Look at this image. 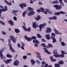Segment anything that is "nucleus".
Instances as JSON below:
<instances>
[{
  "label": "nucleus",
  "mask_w": 67,
  "mask_h": 67,
  "mask_svg": "<svg viewBox=\"0 0 67 67\" xmlns=\"http://www.w3.org/2000/svg\"><path fill=\"white\" fill-rule=\"evenodd\" d=\"M0 23H1V24H2V25H5V24L4 23H3V22L0 21Z\"/></svg>",
  "instance_id": "49"
},
{
  "label": "nucleus",
  "mask_w": 67,
  "mask_h": 67,
  "mask_svg": "<svg viewBox=\"0 0 67 67\" xmlns=\"http://www.w3.org/2000/svg\"><path fill=\"white\" fill-rule=\"evenodd\" d=\"M41 16H40L39 15H38L37 17V18H35V19L36 20H37V21H38V20H40V19H41Z\"/></svg>",
  "instance_id": "27"
},
{
  "label": "nucleus",
  "mask_w": 67,
  "mask_h": 67,
  "mask_svg": "<svg viewBox=\"0 0 67 67\" xmlns=\"http://www.w3.org/2000/svg\"><path fill=\"white\" fill-rule=\"evenodd\" d=\"M18 63L19 64H20L19 61H18V60H16L15 61L14 63V65H15V66H18Z\"/></svg>",
  "instance_id": "18"
},
{
  "label": "nucleus",
  "mask_w": 67,
  "mask_h": 67,
  "mask_svg": "<svg viewBox=\"0 0 67 67\" xmlns=\"http://www.w3.org/2000/svg\"><path fill=\"white\" fill-rule=\"evenodd\" d=\"M66 13L63 12V11H61L58 12H55L54 13V14L55 15H59V14H65Z\"/></svg>",
  "instance_id": "7"
},
{
  "label": "nucleus",
  "mask_w": 67,
  "mask_h": 67,
  "mask_svg": "<svg viewBox=\"0 0 67 67\" xmlns=\"http://www.w3.org/2000/svg\"><path fill=\"white\" fill-rule=\"evenodd\" d=\"M37 35L38 37V38H41L42 37V36L40 35L39 34H37Z\"/></svg>",
  "instance_id": "41"
},
{
  "label": "nucleus",
  "mask_w": 67,
  "mask_h": 67,
  "mask_svg": "<svg viewBox=\"0 0 67 67\" xmlns=\"http://www.w3.org/2000/svg\"><path fill=\"white\" fill-rule=\"evenodd\" d=\"M54 31L55 32V34H58V35H62L61 33L59 32L56 29H54Z\"/></svg>",
  "instance_id": "19"
},
{
  "label": "nucleus",
  "mask_w": 67,
  "mask_h": 67,
  "mask_svg": "<svg viewBox=\"0 0 67 67\" xmlns=\"http://www.w3.org/2000/svg\"><path fill=\"white\" fill-rule=\"evenodd\" d=\"M8 42L9 43L8 46L10 47V49L11 51L13 53H14L15 52V50L13 49L12 47V46H11V44H10L11 43V40L10 39H9Z\"/></svg>",
  "instance_id": "2"
},
{
  "label": "nucleus",
  "mask_w": 67,
  "mask_h": 67,
  "mask_svg": "<svg viewBox=\"0 0 67 67\" xmlns=\"http://www.w3.org/2000/svg\"><path fill=\"white\" fill-rule=\"evenodd\" d=\"M50 58L51 60V61L53 62H55L56 61V60L55 59H54L52 56H51L50 57Z\"/></svg>",
  "instance_id": "20"
},
{
  "label": "nucleus",
  "mask_w": 67,
  "mask_h": 67,
  "mask_svg": "<svg viewBox=\"0 0 67 67\" xmlns=\"http://www.w3.org/2000/svg\"><path fill=\"white\" fill-rule=\"evenodd\" d=\"M27 14V12L26 11H25L23 13V17H24L25 16V14Z\"/></svg>",
  "instance_id": "36"
},
{
  "label": "nucleus",
  "mask_w": 67,
  "mask_h": 67,
  "mask_svg": "<svg viewBox=\"0 0 67 67\" xmlns=\"http://www.w3.org/2000/svg\"><path fill=\"white\" fill-rule=\"evenodd\" d=\"M2 34H3V35H5V34H6V32L2 31Z\"/></svg>",
  "instance_id": "52"
},
{
  "label": "nucleus",
  "mask_w": 67,
  "mask_h": 67,
  "mask_svg": "<svg viewBox=\"0 0 67 67\" xmlns=\"http://www.w3.org/2000/svg\"><path fill=\"white\" fill-rule=\"evenodd\" d=\"M8 23H9V24H10L11 25H13V22L11 20H10L9 21H8Z\"/></svg>",
  "instance_id": "23"
},
{
  "label": "nucleus",
  "mask_w": 67,
  "mask_h": 67,
  "mask_svg": "<svg viewBox=\"0 0 67 67\" xmlns=\"http://www.w3.org/2000/svg\"><path fill=\"white\" fill-rule=\"evenodd\" d=\"M25 44L22 43V46H25Z\"/></svg>",
  "instance_id": "61"
},
{
  "label": "nucleus",
  "mask_w": 67,
  "mask_h": 67,
  "mask_svg": "<svg viewBox=\"0 0 67 67\" xmlns=\"http://www.w3.org/2000/svg\"><path fill=\"white\" fill-rule=\"evenodd\" d=\"M13 20L15 21H16V20H17V18H16V17L14 16L13 17Z\"/></svg>",
  "instance_id": "45"
},
{
  "label": "nucleus",
  "mask_w": 67,
  "mask_h": 67,
  "mask_svg": "<svg viewBox=\"0 0 67 67\" xmlns=\"http://www.w3.org/2000/svg\"><path fill=\"white\" fill-rule=\"evenodd\" d=\"M31 61L32 65H34V64L36 63V61L34 60L33 59L31 60Z\"/></svg>",
  "instance_id": "26"
},
{
  "label": "nucleus",
  "mask_w": 67,
  "mask_h": 67,
  "mask_svg": "<svg viewBox=\"0 0 67 67\" xmlns=\"http://www.w3.org/2000/svg\"><path fill=\"white\" fill-rule=\"evenodd\" d=\"M53 20H56L57 19V17L56 16H55L53 17Z\"/></svg>",
  "instance_id": "47"
},
{
  "label": "nucleus",
  "mask_w": 67,
  "mask_h": 67,
  "mask_svg": "<svg viewBox=\"0 0 67 67\" xmlns=\"http://www.w3.org/2000/svg\"><path fill=\"white\" fill-rule=\"evenodd\" d=\"M17 46L18 47H19V48H21V47L19 44H18Z\"/></svg>",
  "instance_id": "55"
},
{
  "label": "nucleus",
  "mask_w": 67,
  "mask_h": 67,
  "mask_svg": "<svg viewBox=\"0 0 67 67\" xmlns=\"http://www.w3.org/2000/svg\"><path fill=\"white\" fill-rule=\"evenodd\" d=\"M53 52H54L53 53V54H54V55H58V53L57 52H57V49H55L54 50H53Z\"/></svg>",
  "instance_id": "25"
},
{
  "label": "nucleus",
  "mask_w": 67,
  "mask_h": 67,
  "mask_svg": "<svg viewBox=\"0 0 67 67\" xmlns=\"http://www.w3.org/2000/svg\"><path fill=\"white\" fill-rule=\"evenodd\" d=\"M43 24H41L39 26V27L40 28V31H42V28H44V26H45L46 25V23H44Z\"/></svg>",
  "instance_id": "8"
},
{
  "label": "nucleus",
  "mask_w": 67,
  "mask_h": 67,
  "mask_svg": "<svg viewBox=\"0 0 67 67\" xmlns=\"http://www.w3.org/2000/svg\"><path fill=\"white\" fill-rule=\"evenodd\" d=\"M45 36L46 37V38H47V40H50V39H51L49 34H47Z\"/></svg>",
  "instance_id": "22"
},
{
  "label": "nucleus",
  "mask_w": 67,
  "mask_h": 67,
  "mask_svg": "<svg viewBox=\"0 0 67 67\" xmlns=\"http://www.w3.org/2000/svg\"><path fill=\"white\" fill-rule=\"evenodd\" d=\"M41 45L42 47H46V46H45V44L44 43L41 44Z\"/></svg>",
  "instance_id": "40"
},
{
  "label": "nucleus",
  "mask_w": 67,
  "mask_h": 67,
  "mask_svg": "<svg viewBox=\"0 0 67 67\" xmlns=\"http://www.w3.org/2000/svg\"><path fill=\"white\" fill-rule=\"evenodd\" d=\"M4 8L5 9H4L3 10H6V11H7V10H8V9H7V8H8L7 7V6H4Z\"/></svg>",
  "instance_id": "50"
},
{
  "label": "nucleus",
  "mask_w": 67,
  "mask_h": 67,
  "mask_svg": "<svg viewBox=\"0 0 67 67\" xmlns=\"http://www.w3.org/2000/svg\"><path fill=\"white\" fill-rule=\"evenodd\" d=\"M21 48L22 49H24V47L23 46H22L21 47Z\"/></svg>",
  "instance_id": "63"
},
{
  "label": "nucleus",
  "mask_w": 67,
  "mask_h": 67,
  "mask_svg": "<svg viewBox=\"0 0 67 67\" xmlns=\"http://www.w3.org/2000/svg\"><path fill=\"white\" fill-rule=\"evenodd\" d=\"M12 60V59H9L7 60L6 61L5 60H4L3 62H4V63H5L6 64H8L9 63H10L11 62V61Z\"/></svg>",
  "instance_id": "16"
},
{
  "label": "nucleus",
  "mask_w": 67,
  "mask_h": 67,
  "mask_svg": "<svg viewBox=\"0 0 67 67\" xmlns=\"http://www.w3.org/2000/svg\"><path fill=\"white\" fill-rule=\"evenodd\" d=\"M4 1L5 2H6V3H7V4L8 5H10V6L12 4H11V3H9L8 2V1H7L6 0H4Z\"/></svg>",
  "instance_id": "28"
},
{
  "label": "nucleus",
  "mask_w": 67,
  "mask_h": 67,
  "mask_svg": "<svg viewBox=\"0 0 67 67\" xmlns=\"http://www.w3.org/2000/svg\"><path fill=\"white\" fill-rule=\"evenodd\" d=\"M37 12L38 13L40 12H43V13H44V14H48L47 13L45 12V10H44V9L42 8H40V9L37 10Z\"/></svg>",
  "instance_id": "3"
},
{
  "label": "nucleus",
  "mask_w": 67,
  "mask_h": 67,
  "mask_svg": "<svg viewBox=\"0 0 67 67\" xmlns=\"http://www.w3.org/2000/svg\"><path fill=\"white\" fill-rule=\"evenodd\" d=\"M58 3V1H55L52 2V3Z\"/></svg>",
  "instance_id": "43"
},
{
  "label": "nucleus",
  "mask_w": 67,
  "mask_h": 67,
  "mask_svg": "<svg viewBox=\"0 0 67 67\" xmlns=\"http://www.w3.org/2000/svg\"><path fill=\"white\" fill-rule=\"evenodd\" d=\"M30 3L31 4H32V3H33V1L31 0L30 1Z\"/></svg>",
  "instance_id": "60"
},
{
  "label": "nucleus",
  "mask_w": 67,
  "mask_h": 67,
  "mask_svg": "<svg viewBox=\"0 0 67 67\" xmlns=\"http://www.w3.org/2000/svg\"><path fill=\"white\" fill-rule=\"evenodd\" d=\"M33 43H35L36 44H39L40 43V42L38 41L37 40H35L33 41Z\"/></svg>",
  "instance_id": "24"
},
{
  "label": "nucleus",
  "mask_w": 67,
  "mask_h": 67,
  "mask_svg": "<svg viewBox=\"0 0 67 67\" xmlns=\"http://www.w3.org/2000/svg\"><path fill=\"white\" fill-rule=\"evenodd\" d=\"M55 67H60V66L58 64H55Z\"/></svg>",
  "instance_id": "38"
},
{
  "label": "nucleus",
  "mask_w": 67,
  "mask_h": 67,
  "mask_svg": "<svg viewBox=\"0 0 67 67\" xmlns=\"http://www.w3.org/2000/svg\"><path fill=\"white\" fill-rule=\"evenodd\" d=\"M55 36V34L54 33H52V35L51 36V38H54Z\"/></svg>",
  "instance_id": "29"
},
{
  "label": "nucleus",
  "mask_w": 67,
  "mask_h": 67,
  "mask_svg": "<svg viewBox=\"0 0 67 67\" xmlns=\"http://www.w3.org/2000/svg\"><path fill=\"white\" fill-rule=\"evenodd\" d=\"M7 57H9V58H11L12 57V56L9 54H7L6 55Z\"/></svg>",
  "instance_id": "34"
},
{
  "label": "nucleus",
  "mask_w": 67,
  "mask_h": 67,
  "mask_svg": "<svg viewBox=\"0 0 67 67\" xmlns=\"http://www.w3.org/2000/svg\"><path fill=\"white\" fill-rule=\"evenodd\" d=\"M61 44L62 46H65V43L64 42H61Z\"/></svg>",
  "instance_id": "51"
},
{
  "label": "nucleus",
  "mask_w": 67,
  "mask_h": 67,
  "mask_svg": "<svg viewBox=\"0 0 67 67\" xmlns=\"http://www.w3.org/2000/svg\"><path fill=\"white\" fill-rule=\"evenodd\" d=\"M43 49H44V51H45V52L46 53H48V51L46 48H43Z\"/></svg>",
  "instance_id": "42"
},
{
  "label": "nucleus",
  "mask_w": 67,
  "mask_h": 67,
  "mask_svg": "<svg viewBox=\"0 0 67 67\" xmlns=\"http://www.w3.org/2000/svg\"><path fill=\"white\" fill-rule=\"evenodd\" d=\"M10 38L11 40L14 43H16V39L13 36H10Z\"/></svg>",
  "instance_id": "9"
},
{
  "label": "nucleus",
  "mask_w": 67,
  "mask_h": 67,
  "mask_svg": "<svg viewBox=\"0 0 67 67\" xmlns=\"http://www.w3.org/2000/svg\"><path fill=\"white\" fill-rule=\"evenodd\" d=\"M4 50L3 49H2L0 50V57H1V59H3V56L2 53L3 52Z\"/></svg>",
  "instance_id": "10"
},
{
  "label": "nucleus",
  "mask_w": 67,
  "mask_h": 67,
  "mask_svg": "<svg viewBox=\"0 0 67 67\" xmlns=\"http://www.w3.org/2000/svg\"><path fill=\"white\" fill-rule=\"evenodd\" d=\"M0 8H1L2 9H4V7H3V6H2L1 5H0Z\"/></svg>",
  "instance_id": "53"
},
{
  "label": "nucleus",
  "mask_w": 67,
  "mask_h": 67,
  "mask_svg": "<svg viewBox=\"0 0 67 67\" xmlns=\"http://www.w3.org/2000/svg\"><path fill=\"white\" fill-rule=\"evenodd\" d=\"M24 26H23V28L24 29V30L25 31H27V32H30L31 31V29L30 27H29L28 29H27L25 27V23H24Z\"/></svg>",
  "instance_id": "4"
},
{
  "label": "nucleus",
  "mask_w": 67,
  "mask_h": 67,
  "mask_svg": "<svg viewBox=\"0 0 67 67\" xmlns=\"http://www.w3.org/2000/svg\"><path fill=\"white\" fill-rule=\"evenodd\" d=\"M47 30L46 31V33H51L52 31V29L49 27H47Z\"/></svg>",
  "instance_id": "14"
},
{
  "label": "nucleus",
  "mask_w": 67,
  "mask_h": 67,
  "mask_svg": "<svg viewBox=\"0 0 67 67\" xmlns=\"http://www.w3.org/2000/svg\"><path fill=\"white\" fill-rule=\"evenodd\" d=\"M44 11L46 12H48L49 14H52V12L48 10L46 8L44 9Z\"/></svg>",
  "instance_id": "17"
},
{
  "label": "nucleus",
  "mask_w": 67,
  "mask_h": 67,
  "mask_svg": "<svg viewBox=\"0 0 67 67\" xmlns=\"http://www.w3.org/2000/svg\"><path fill=\"white\" fill-rule=\"evenodd\" d=\"M48 45L49 46V47H53V46H52V45L50 44H48Z\"/></svg>",
  "instance_id": "56"
},
{
  "label": "nucleus",
  "mask_w": 67,
  "mask_h": 67,
  "mask_svg": "<svg viewBox=\"0 0 67 67\" xmlns=\"http://www.w3.org/2000/svg\"><path fill=\"white\" fill-rule=\"evenodd\" d=\"M48 65L47 64H46L44 66V67H48ZM41 67H43V66L42 65L41 66Z\"/></svg>",
  "instance_id": "46"
},
{
  "label": "nucleus",
  "mask_w": 67,
  "mask_h": 67,
  "mask_svg": "<svg viewBox=\"0 0 67 67\" xmlns=\"http://www.w3.org/2000/svg\"><path fill=\"white\" fill-rule=\"evenodd\" d=\"M42 41L43 42H45V40L44 39H42Z\"/></svg>",
  "instance_id": "59"
},
{
  "label": "nucleus",
  "mask_w": 67,
  "mask_h": 67,
  "mask_svg": "<svg viewBox=\"0 0 67 67\" xmlns=\"http://www.w3.org/2000/svg\"><path fill=\"white\" fill-rule=\"evenodd\" d=\"M42 64L43 66H44L46 64V62L43 61L41 63Z\"/></svg>",
  "instance_id": "44"
},
{
  "label": "nucleus",
  "mask_w": 67,
  "mask_h": 67,
  "mask_svg": "<svg viewBox=\"0 0 67 67\" xmlns=\"http://www.w3.org/2000/svg\"><path fill=\"white\" fill-rule=\"evenodd\" d=\"M32 38L33 40H34V39H36V37L34 36L32 37Z\"/></svg>",
  "instance_id": "54"
},
{
  "label": "nucleus",
  "mask_w": 67,
  "mask_h": 67,
  "mask_svg": "<svg viewBox=\"0 0 67 67\" xmlns=\"http://www.w3.org/2000/svg\"><path fill=\"white\" fill-rule=\"evenodd\" d=\"M62 54L60 55L56 54V55H54V56L55 57H62L63 58V57H64V54H67V53H65V52L64 51H62L61 52Z\"/></svg>",
  "instance_id": "1"
},
{
  "label": "nucleus",
  "mask_w": 67,
  "mask_h": 67,
  "mask_svg": "<svg viewBox=\"0 0 67 67\" xmlns=\"http://www.w3.org/2000/svg\"><path fill=\"white\" fill-rule=\"evenodd\" d=\"M19 6L21 7V9H23L24 7H26L27 6V5H26L25 3H22L20 4Z\"/></svg>",
  "instance_id": "12"
},
{
  "label": "nucleus",
  "mask_w": 67,
  "mask_h": 67,
  "mask_svg": "<svg viewBox=\"0 0 67 67\" xmlns=\"http://www.w3.org/2000/svg\"><path fill=\"white\" fill-rule=\"evenodd\" d=\"M54 8H56V10H60L62 8V6L61 5H54Z\"/></svg>",
  "instance_id": "5"
},
{
  "label": "nucleus",
  "mask_w": 67,
  "mask_h": 67,
  "mask_svg": "<svg viewBox=\"0 0 67 67\" xmlns=\"http://www.w3.org/2000/svg\"><path fill=\"white\" fill-rule=\"evenodd\" d=\"M35 13V12L33 11H31L28 13L27 15L28 16H31L32 15H34Z\"/></svg>",
  "instance_id": "11"
},
{
  "label": "nucleus",
  "mask_w": 67,
  "mask_h": 67,
  "mask_svg": "<svg viewBox=\"0 0 67 67\" xmlns=\"http://www.w3.org/2000/svg\"><path fill=\"white\" fill-rule=\"evenodd\" d=\"M52 40H53V43H55L56 42V39L55 38H52Z\"/></svg>",
  "instance_id": "39"
},
{
  "label": "nucleus",
  "mask_w": 67,
  "mask_h": 67,
  "mask_svg": "<svg viewBox=\"0 0 67 67\" xmlns=\"http://www.w3.org/2000/svg\"><path fill=\"white\" fill-rule=\"evenodd\" d=\"M53 17H50L49 18V20H53Z\"/></svg>",
  "instance_id": "58"
},
{
  "label": "nucleus",
  "mask_w": 67,
  "mask_h": 67,
  "mask_svg": "<svg viewBox=\"0 0 67 67\" xmlns=\"http://www.w3.org/2000/svg\"><path fill=\"white\" fill-rule=\"evenodd\" d=\"M59 2L61 4H62V5H63V6H65V5L63 4L62 1H63V0H59Z\"/></svg>",
  "instance_id": "30"
},
{
  "label": "nucleus",
  "mask_w": 67,
  "mask_h": 67,
  "mask_svg": "<svg viewBox=\"0 0 67 67\" xmlns=\"http://www.w3.org/2000/svg\"><path fill=\"white\" fill-rule=\"evenodd\" d=\"M36 62L39 65H40L41 64V62L39 60H36Z\"/></svg>",
  "instance_id": "37"
},
{
  "label": "nucleus",
  "mask_w": 67,
  "mask_h": 67,
  "mask_svg": "<svg viewBox=\"0 0 67 67\" xmlns=\"http://www.w3.org/2000/svg\"><path fill=\"white\" fill-rule=\"evenodd\" d=\"M35 47H38V44L37 43H35Z\"/></svg>",
  "instance_id": "57"
},
{
  "label": "nucleus",
  "mask_w": 67,
  "mask_h": 67,
  "mask_svg": "<svg viewBox=\"0 0 67 67\" xmlns=\"http://www.w3.org/2000/svg\"><path fill=\"white\" fill-rule=\"evenodd\" d=\"M7 9H6L5 10H4L3 9H0V13H2V12L3 11H4V12L5 11H6Z\"/></svg>",
  "instance_id": "32"
},
{
  "label": "nucleus",
  "mask_w": 67,
  "mask_h": 67,
  "mask_svg": "<svg viewBox=\"0 0 67 67\" xmlns=\"http://www.w3.org/2000/svg\"><path fill=\"white\" fill-rule=\"evenodd\" d=\"M35 54L36 55H37L36 56L37 57L39 58V59H40V60H42V58H41L42 57H41V56L40 55H41V54H40V53L37 52H35Z\"/></svg>",
  "instance_id": "6"
},
{
  "label": "nucleus",
  "mask_w": 67,
  "mask_h": 67,
  "mask_svg": "<svg viewBox=\"0 0 67 67\" xmlns=\"http://www.w3.org/2000/svg\"><path fill=\"white\" fill-rule=\"evenodd\" d=\"M28 9L29 11H33V10H34V9H33L30 7H28Z\"/></svg>",
  "instance_id": "35"
},
{
  "label": "nucleus",
  "mask_w": 67,
  "mask_h": 67,
  "mask_svg": "<svg viewBox=\"0 0 67 67\" xmlns=\"http://www.w3.org/2000/svg\"><path fill=\"white\" fill-rule=\"evenodd\" d=\"M15 32H16V33H19V32H20V31L18 29H15Z\"/></svg>",
  "instance_id": "31"
},
{
  "label": "nucleus",
  "mask_w": 67,
  "mask_h": 67,
  "mask_svg": "<svg viewBox=\"0 0 67 67\" xmlns=\"http://www.w3.org/2000/svg\"><path fill=\"white\" fill-rule=\"evenodd\" d=\"M58 63L59 65H63L64 64V62L62 61L61 60Z\"/></svg>",
  "instance_id": "33"
},
{
  "label": "nucleus",
  "mask_w": 67,
  "mask_h": 67,
  "mask_svg": "<svg viewBox=\"0 0 67 67\" xmlns=\"http://www.w3.org/2000/svg\"><path fill=\"white\" fill-rule=\"evenodd\" d=\"M23 58L24 59H25L27 58V56H24L23 57Z\"/></svg>",
  "instance_id": "48"
},
{
  "label": "nucleus",
  "mask_w": 67,
  "mask_h": 67,
  "mask_svg": "<svg viewBox=\"0 0 67 67\" xmlns=\"http://www.w3.org/2000/svg\"><path fill=\"white\" fill-rule=\"evenodd\" d=\"M18 11H19L17 10H14L12 11V13L13 14H15V16H17V15L15 14H16V13H17Z\"/></svg>",
  "instance_id": "21"
},
{
  "label": "nucleus",
  "mask_w": 67,
  "mask_h": 67,
  "mask_svg": "<svg viewBox=\"0 0 67 67\" xmlns=\"http://www.w3.org/2000/svg\"><path fill=\"white\" fill-rule=\"evenodd\" d=\"M33 27L34 29H36V27H38L36 22L33 23Z\"/></svg>",
  "instance_id": "15"
},
{
  "label": "nucleus",
  "mask_w": 67,
  "mask_h": 67,
  "mask_svg": "<svg viewBox=\"0 0 67 67\" xmlns=\"http://www.w3.org/2000/svg\"><path fill=\"white\" fill-rule=\"evenodd\" d=\"M67 0H63L64 1V2H65V3H67V1H66Z\"/></svg>",
  "instance_id": "64"
},
{
  "label": "nucleus",
  "mask_w": 67,
  "mask_h": 67,
  "mask_svg": "<svg viewBox=\"0 0 67 67\" xmlns=\"http://www.w3.org/2000/svg\"><path fill=\"white\" fill-rule=\"evenodd\" d=\"M39 5H42V3L41 2H39Z\"/></svg>",
  "instance_id": "62"
},
{
  "label": "nucleus",
  "mask_w": 67,
  "mask_h": 67,
  "mask_svg": "<svg viewBox=\"0 0 67 67\" xmlns=\"http://www.w3.org/2000/svg\"><path fill=\"white\" fill-rule=\"evenodd\" d=\"M25 38L26 40H27L28 42H30V41H32V38L31 37L28 38V37L27 36L25 35Z\"/></svg>",
  "instance_id": "13"
}]
</instances>
